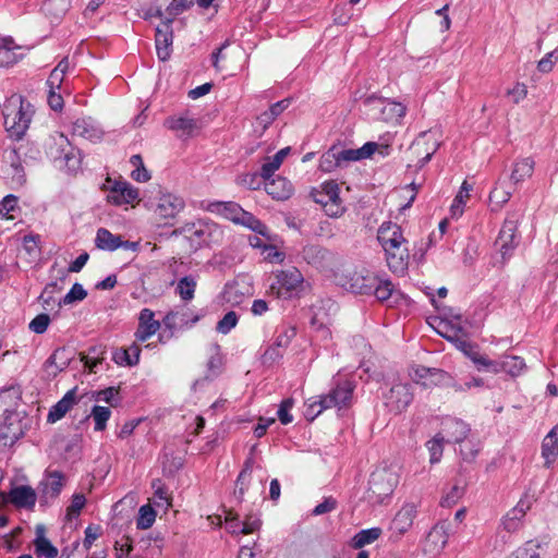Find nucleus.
<instances>
[{
	"label": "nucleus",
	"instance_id": "de8ad7c7",
	"mask_svg": "<svg viewBox=\"0 0 558 558\" xmlns=\"http://www.w3.org/2000/svg\"><path fill=\"white\" fill-rule=\"evenodd\" d=\"M499 363V372L504 371L511 376H517L524 368V360L515 355H506Z\"/></svg>",
	"mask_w": 558,
	"mask_h": 558
},
{
	"label": "nucleus",
	"instance_id": "6e6d98bb",
	"mask_svg": "<svg viewBox=\"0 0 558 558\" xmlns=\"http://www.w3.org/2000/svg\"><path fill=\"white\" fill-rule=\"evenodd\" d=\"M333 145L322 155L319 160V169L324 172H331L337 168H341L339 159L336 156Z\"/></svg>",
	"mask_w": 558,
	"mask_h": 558
},
{
	"label": "nucleus",
	"instance_id": "69168bd1",
	"mask_svg": "<svg viewBox=\"0 0 558 558\" xmlns=\"http://www.w3.org/2000/svg\"><path fill=\"white\" fill-rule=\"evenodd\" d=\"M86 504V498L83 494H75L72 497L71 505L68 507L66 517L69 520L77 518Z\"/></svg>",
	"mask_w": 558,
	"mask_h": 558
},
{
	"label": "nucleus",
	"instance_id": "b1692460",
	"mask_svg": "<svg viewBox=\"0 0 558 558\" xmlns=\"http://www.w3.org/2000/svg\"><path fill=\"white\" fill-rule=\"evenodd\" d=\"M76 402V392L75 389L69 390L61 400H59L54 405L51 407L47 421L49 423H56L61 420L75 404Z\"/></svg>",
	"mask_w": 558,
	"mask_h": 558
},
{
	"label": "nucleus",
	"instance_id": "a18cd8bd",
	"mask_svg": "<svg viewBox=\"0 0 558 558\" xmlns=\"http://www.w3.org/2000/svg\"><path fill=\"white\" fill-rule=\"evenodd\" d=\"M472 190V185L468 183V181H463L461 187H460V191L459 193L456 195L452 204H451V207H450V211H451V215L452 217H460L462 214H463V210H464V205H465V202L466 199L469 198L470 196V191Z\"/></svg>",
	"mask_w": 558,
	"mask_h": 558
},
{
	"label": "nucleus",
	"instance_id": "79ce46f5",
	"mask_svg": "<svg viewBox=\"0 0 558 558\" xmlns=\"http://www.w3.org/2000/svg\"><path fill=\"white\" fill-rule=\"evenodd\" d=\"M381 532L383 531L380 527H371L362 530L353 536L351 545L353 548L360 549L365 545L372 544L373 542L377 541L380 537Z\"/></svg>",
	"mask_w": 558,
	"mask_h": 558
},
{
	"label": "nucleus",
	"instance_id": "49530a36",
	"mask_svg": "<svg viewBox=\"0 0 558 558\" xmlns=\"http://www.w3.org/2000/svg\"><path fill=\"white\" fill-rule=\"evenodd\" d=\"M450 332L451 333L444 335V337L453 342L457 349L464 354H470L469 351H472L473 344L464 338L465 335L462 327H451Z\"/></svg>",
	"mask_w": 558,
	"mask_h": 558
},
{
	"label": "nucleus",
	"instance_id": "603ef678",
	"mask_svg": "<svg viewBox=\"0 0 558 558\" xmlns=\"http://www.w3.org/2000/svg\"><path fill=\"white\" fill-rule=\"evenodd\" d=\"M444 441L446 440L441 433H438L433 439L427 441L426 447L429 451V461L432 464L440 461L444 451Z\"/></svg>",
	"mask_w": 558,
	"mask_h": 558
},
{
	"label": "nucleus",
	"instance_id": "0eeeda50",
	"mask_svg": "<svg viewBox=\"0 0 558 558\" xmlns=\"http://www.w3.org/2000/svg\"><path fill=\"white\" fill-rule=\"evenodd\" d=\"M413 390L409 383H395L383 391V400L387 410L393 414L402 413L413 401Z\"/></svg>",
	"mask_w": 558,
	"mask_h": 558
},
{
	"label": "nucleus",
	"instance_id": "5fc2aeb1",
	"mask_svg": "<svg viewBox=\"0 0 558 558\" xmlns=\"http://www.w3.org/2000/svg\"><path fill=\"white\" fill-rule=\"evenodd\" d=\"M87 296V291L81 283H74L70 291L59 301L58 305H69L74 302L83 301Z\"/></svg>",
	"mask_w": 558,
	"mask_h": 558
},
{
	"label": "nucleus",
	"instance_id": "58836bf2",
	"mask_svg": "<svg viewBox=\"0 0 558 558\" xmlns=\"http://www.w3.org/2000/svg\"><path fill=\"white\" fill-rule=\"evenodd\" d=\"M165 125L169 130L191 134L196 128V121L189 117H170L165 121Z\"/></svg>",
	"mask_w": 558,
	"mask_h": 558
},
{
	"label": "nucleus",
	"instance_id": "20e7f679",
	"mask_svg": "<svg viewBox=\"0 0 558 558\" xmlns=\"http://www.w3.org/2000/svg\"><path fill=\"white\" fill-rule=\"evenodd\" d=\"M355 383L347 377H335L328 393L323 395L325 402L338 411L349 409L353 403Z\"/></svg>",
	"mask_w": 558,
	"mask_h": 558
},
{
	"label": "nucleus",
	"instance_id": "37998d69",
	"mask_svg": "<svg viewBox=\"0 0 558 558\" xmlns=\"http://www.w3.org/2000/svg\"><path fill=\"white\" fill-rule=\"evenodd\" d=\"M73 134L88 138L97 140L100 138V131L93 125V123L86 119H77L72 126Z\"/></svg>",
	"mask_w": 558,
	"mask_h": 558
},
{
	"label": "nucleus",
	"instance_id": "c756f323",
	"mask_svg": "<svg viewBox=\"0 0 558 558\" xmlns=\"http://www.w3.org/2000/svg\"><path fill=\"white\" fill-rule=\"evenodd\" d=\"M372 295H374L379 302L383 303L390 302V300H393V302H396L398 296L400 295V292L395 289V286L388 278L378 276Z\"/></svg>",
	"mask_w": 558,
	"mask_h": 558
},
{
	"label": "nucleus",
	"instance_id": "f03ea898",
	"mask_svg": "<svg viewBox=\"0 0 558 558\" xmlns=\"http://www.w3.org/2000/svg\"><path fill=\"white\" fill-rule=\"evenodd\" d=\"M304 277L296 267L277 270L274 272V280L269 286V292L277 299L289 300L302 290Z\"/></svg>",
	"mask_w": 558,
	"mask_h": 558
},
{
	"label": "nucleus",
	"instance_id": "13d9d810",
	"mask_svg": "<svg viewBox=\"0 0 558 558\" xmlns=\"http://www.w3.org/2000/svg\"><path fill=\"white\" fill-rule=\"evenodd\" d=\"M430 375H441V373H439L437 371V368H434V367H426V366H423V365H416L414 367H412V371L410 373V376L412 377V379L416 383V384H421L422 385V381H429V376Z\"/></svg>",
	"mask_w": 558,
	"mask_h": 558
},
{
	"label": "nucleus",
	"instance_id": "4c0bfd02",
	"mask_svg": "<svg viewBox=\"0 0 558 558\" xmlns=\"http://www.w3.org/2000/svg\"><path fill=\"white\" fill-rule=\"evenodd\" d=\"M197 281L193 276L182 277L175 287V292L183 302H190L194 299Z\"/></svg>",
	"mask_w": 558,
	"mask_h": 558
},
{
	"label": "nucleus",
	"instance_id": "dca6fc26",
	"mask_svg": "<svg viewBox=\"0 0 558 558\" xmlns=\"http://www.w3.org/2000/svg\"><path fill=\"white\" fill-rule=\"evenodd\" d=\"M301 254L308 265L318 269L329 268L335 258V254L331 251L318 244L304 246Z\"/></svg>",
	"mask_w": 558,
	"mask_h": 558
},
{
	"label": "nucleus",
	"instance_id": "72a5a7b5",
	"mask_svg": "<svg viewBox=\"0 0 558 558\" xmlns=\"http://www.w3.org/2000/svg\"><path fill=\"white\" fill-rule=\"evenodd\" d=\"M106 347L102 344L92 345L87 353L81 354V361L90 373H96V367L105 360Z\"/></svg>",
	"mask_w": 558,
	"mask_h": 558
},
{
	"label": "nucleus",
	"instance_id": "774afa93",
	"mask_svg": "<svg viewBox=\"0 0 558 558\" xmlns=\"http://www.w3.org/2000/svg\"><path fill=\"white\" fill-rule=\"evenodd\" d=\"M49 324H50L49 315L43 313V314L37 315L35 318H33L31 320L28 328L33 332H35L37 335H41L47 330Z\"/></svg>",
	"mask_w": 558,
	"mask_h": 558
},
{
	"label": "nucleus",
	"instance_id": "8fccbe9b",
	"mask_svg": "<svg viewBox=\"0 0 558 558\" xmlns=\"http://www.w3.org/2000/svg\"><path fill=\"white\" fill-rule=\"evenodd\" d=\"M90 416L95 422L94 429L96 432H101L107 426V422L111 416V411L107 407L94 405L90 412Z\"/></svg>",
	"mask_w": 558,
	"mask_h": 558
},
{
	"label": "nucleus",
	"instance_id": "338daca9",
	"mask_svg": "<svg viewBox=\"0 0 558 558\" xmlns=\"http://www.w3.org/2000/svg\"><path fill=\"white\" fill-rule=\"evenodd\" d=\"M263 177L259 173H245L239 178V184L248 190H258L263 182Z\"/></svg>",
	"mask_w": 558,
	"mask_h": 558
},
{
	"label": "nucleus",
	"instance_id": "c85d7f7f",
	"mask_svg": "<svg viewBox=\"0 0 558 558\" xmlns=\"http://www.w3.org/2000/svg\"><path fill=\"white\" fill-rule=\"evenodd\" d=\"M535 161L531 157L520 158L514 161L510 174V181L517 185L531 178L534 172Z\"/></svg>",
	"mask_w": 558,
	"mask_h": 558
},
{
	"label": "nucleus",
	"instance_id": "c03bdc74",
	"mask_svg": "<svg viewBox=\"0 0 558 558\" xmlns=\"http://www.w3.org/2000/svg\"><path fill=\"white\" fill-rule=\"evenodd\" d=\"M235 223L242 225L262 235H267L268 232V228L265 223L244 209L241 211Z\"/></svg>",
	"mask_w": 558,
	"mask_h": 558
},
{
	"label": "nucleus",
	"instance_id": "a878e982",
	"mask_svg": "<svg viewBox=\"0 0 558 558\" xmlns=\"http://www.w3.org/2000/svg\"><path fill=\"white\" fill-rule=\"evenodd\" d=\"M64 485V475L60 471L47 472L45 478L40 482L45 497L57 498Z\"/></svg>",
	"mask_w": 558,
	"mask_h": 558
},
{
	"label": "nucleus",
	"instance_id": "412c9836",
	"mask_svg": "<svg viewBox=\"0 0 558 558\" xmlns=\"http://www.w3.org/2000/svg\"><path fill=\"white\" fill-rule=\"evenodd\" d=\"M185 206L183 198L171 193H162L156 206V214L163 218H174Z\"/></svg>",
	"mask_w": 558,
	"mask_h": 558
},
{
	"label": "nucleus",
	"instance_id": "bf43d9fd",
	"mask_svg": "<svg viewBox=\"0 0 558 558\" xmlns=\"http://www.w3.org/2000/svg\"><path fill=\"white\" fill-rule=\"evenodd\" d=\"M294 405V400L292 398H287L281 401L279 404L277 416L281 424L288 425L292 423L293 415L290 413L291 409Z\"/></svg>",
	"mask_w": 558,
	"mask_h": 558
},
{
	"label": "nucleus",
	"instance_id": "09e8293b",
	"mask_svg": "<svg viewBox=\"0 0 558 558\" xmlns=\"http://www.w3.org/2000/svg\"><path fill=\"white\" fill-rule=\"evenodd\" d=\"M542 456L545 459V465L549 466L558 457V440L550 437L549 434L545 436L542 442Z\"/></svg>",
	"mask_w": 558,
	"mask_h": 558
},
{
	"label": "nucleus",
	"instance_id": "393cba45",
	"mask_svg": "<svg viewBox=\"0 0 558 558\" xmlns=\"http://www.w3.org/2000/svg\"><path fill=\"white\" fill-rule=\"evenodd\" d=\"M407 112V107L398 101L385 99L384 106L380 107V113L375 114V120L384 122H399Z\"/></svg>",
	"mask_w": 558,
	"mask_h": 558
},
{
	"label": "nucleus",
	"instance_id": "423d86ee",
	"mask_svg": "<svg viewBox=\"0 0 558 558\" xmlns=\"http://www.w3.org/2000/svg\"><path fill=\"white\" fill-rule=\"evenodd\" d=\"M521 216L522 215L520 213L509 214L495 241V246L499 251L504 260L513 254V251L519 244L517 228Z\"/></svg>",
	"mask_w": 558,
	"mask_h": 558
},
{
	"label": "nucleus",
	"instance_id": "c9c22d12",
	"mask_svg": "<svg viewBox=\"0 0 558 558\" xmlns=\"http://www.w3.org/2000/svg\"><path fill=\"white\" fill-rule=\"evenodd\" d=\"M252 466H253V459L248 458L245 461L244 466L236 478L234 497L239 501L243 500V496L247 489V486H248V483L251 480V474H252Z\"/></svg>",
	"mask_w": 558,
	"mask_h": 558
},
{
	"label": "nucleus",
	"instance_id": "473e14b6",
	"mask_svg": "<svg viewBox=\"0 0 558 558\" xmlns=\"http://www.w3.org/2000/svg\"><path fill=\"white\" fill-rule=\"evenodd\" d=\"M377 239L381 246L387 245L391 242L403 240V233L401 228L391 221L384 222L377 233Z\"/></svg>",
	"mask_w": 558,
	"mask_h": 558
},
{
	"label": "nucleus",
	"instance_id": "e2e57ef3",
	"mask_svg": "<svg viewBox=\"0 0 558 558\" xmlns=\"http://www.w3.org/2000/svg\"><path fill=\"white\" fill-rule=\"evenodd\" d=\"M44 11L54 16L64 14L69 9L68 0H46L44 3Z\"/></svg>",
	"mask_w": 558,
	"mask_h": 558
},
{
	"label": "nucleus",
	"instance_id": "7ed1b4c3",
	"mask_svg": "<svg viewBox=\"0 0 558 558\" xmlns=\"http://www.w3.org/2000/svg\"><path fill=\"white\" fill-rule=\"evenodd\" d=\"M27 428L28 418L22 412L5 410L0 424V449L13 446L25 435Z\"/></svg>",
	"mask_w": 558,
	"mask_h": 558
},
{
	"label": "nucleus",
	"instance_id": "6ab92c4d",
	"mask_svg": "<svg viewBox=\"0 0 558 558\" xmlns=\"http://www.w3.org/2000/svg\"><path fill=\"white\" fill-rule=\"evenodd\" d=\"M107 199L113 205L132 204L138 199V190L126 181H116Z\"/></svg>",
	"mask_w": 558,
	"mask_h": 558
},
{
	"label": "nucleus",
	"instance_id": "4d7b16f0",
	"mask_svg": "<svg viewBox=\"0 0 558 558\" xmlns=\"http://www.w3.org/2000/svg\"><path fill=\"white\" fill-rule=\"evenodd\" d=\"M194 5V0H172L166 8V19H174Z\"/></svg>",
	"mask_w": 558,
	"mask_h": 558
},
{
	"label": "nucleus",
	"instance_id": "a19ab883",
	"mask_svg": "<svg viewBox=\"0 0 558 558\" xmlns=\"http://www.w3.org/2000/svg\"><path fill=\"white\" fill-rule=\"evenodd\" d=\"M327 409L329 407L325 402L323 395L312 397L305 402L304 416L307 421L312 422Z\"/></svg>",
	"mask_w": 558,
	"mask_h": 558
},
{
	"label": "nucleus",
	"instance_id": "9d476101",
	"mask_svg": "<svg viewBox=\"0 0 558 558\" xmlns=\"http://www.w3.org/2000/svg\"><path fill=\"white\" fill-rule=\"evenodd\" d=\"M417 514L416 505L413 502L404 504L395 514L389 524V539L398 542L413 525V521Z\"/></svg>",
	"mask_w": 558,
	"mask_h": 558
},
{
	"label": "nucleus",
	"instance_id": "3c124183",
	"mask_svg": "<svg viewBox=\"0 0 558 558\" xmlns=\"http://www.w3.org/2000/svg\"><path fill=\"white\" fill-rule=\"evenodd\" d=\"M541 545L536 541H529L523 546L519 547L515 551L509 555L507 558H541L539 550Z\"/></svg>",
	"mask_w": 558,
	"mask_h": 558
},
{
	"label": "nucleus",
	"instance_id": "9b49d317",
	"mask_svg": "<svg viewBox=\"0 0 558 558\" xmlns=\"http://www.w3.org/2000/svg\"><path fill=\"white\" fill-rule=\"evenodd\" d=\"M295 335L296 330L294 327L286 326L278 330L272 344L262 355V363L264 365H271L279 361Z\"/></svg>",
	"mask_w": 558,
	"mask_h": 558
},
{
	"label": "nucleus",
	"instance_id": "f8f14e48",
	"mask_svg": "<svg viewBox=\"0 0 558 558\" xmlns=\"http://www.w3.org/2000/svg\"><path fill=\"white\" fill-rule=\"evenodd\" d=\"M407 243L403 239L383 246L387 265L395 274H403L408 269L410 253Z\"/></svg>",
	"mask_w": 558,
	"mask_h": 558
},
{
	"label": "nucleus",
	"instance_id": "ddd939ff",
	"mask_svg": "<svg viewBox=\"0 0 558 558\" xmlns=\"http://www.w3.org/2000/svg\"><path fill=\"white\" fill-rule=\"evenodd\" d=\"M440 143L432 131L420 133L411 145V151L418 157L417 166L424 167L438 150Z\"/></svg>",
	"mask_w": 558,
	"mask_h": 558
},
{
	"label": "nucleus",
	"instance_id": "680f3d73",
	"mask_svg": "<svg viewBox=\"0 0 558 558\" xmlns=\"http://www.w3.org/2000/svg\"><path fill=\"white\" fill-rule=\"evenodd\" d=\"M238 320L239 318L236 313L230 311L217 323L216 330L220 333L227 335L236 326Z\"/></svg>",
	"mask_w": 558,
	"mask_h": 558
},
{
	"label": "nucleus",
	"instance_id": "bb28decb",
	"mask_svg": "<svg viewBox=\"0 0 558 558\" xmlns=\"http://www.w3.org/2000/svg\"><path fill=\"white\" fill-rule=\"evenodd\" d=\"M20 48L11 36L0 37V66H11L17 63L22 54H17L15 50Z\"/></svg>",
	"mask_w": 558,
	"mask_h": 558
},
{
	"label": "nucleus",
	"instance_id": "a211bd4d",
	"mask_svg": "<svg viewBox=\"0 0 558 558\" xmlns=\"http://www.w3.org/2000/svg\"><path fill=\"white\" fill-rule=\"evenodd\" d=\"M470 430V426L466 423L456 417H448L441 424V434L447 442H463Z\"/></svg>",
	"mask_w": 558,
	"mask_h": 558
},
{
	"label": "nucleus",
	"instance_id": "052dcab7",
	"mask_svg": "<svg viewBox=\"0 0 558 558\" xmlns=\"http://www.w3.org/2000/svg\"><path fill=\"white\" fill-rule=\"evenodd\" d=\"M61 290L62 287L58 283V281H52L46 284L44 291L39 295V301H41L45 308H48L54 304L53 293Z\"/></svg>",
	"mask_w": 558,
	"mask_h": 558
},
{
	"label": "nucleus",
	"instance_id": "39448f33",
	"mask_svg": "<svg viewBox=\"0 0 558 558\" xmlns=\"http://www.w3.org/2000/svg\"><path fill=\"white\" fill-rule=\"evenodd\" d=\"M180 233H184L197 246L209 245L217 242L221 236V229L215 222L208 220H197L185 223Z\"/></svg>",
	"mask_w": 558,
	"mask_h": 558
},
{
	"label": "nucleus",
	"instance_id": "5701e85b",
	"mask_svg": "<svg viewBox=\"0 0 558 558\" xmlns=\"http://www.w3.org/2000/svg\"><path fill=\"white\" fill-rule=\"evenodd\" d=\"M264 189L268 195L278 201L288 199L293 193L291 182L282 177L264 180Z\"/></svg>",
	"mask_w": 558,
	"mask_h": 558
},
{
	"label": "nucleus",
	"instance_id": "6e6552de",
	"mask_svg": "<svg viewBox=\"0 0 558 558\" xmlns=\"http://www.w3.org/2000/svg\"><path fill=\"white\" fill-rule=\"evenodd\" d=\"M399 483V475L389 468L376 469L369 478V492L377 499L383 501L390 496Z\"/></svg>",
	"mask_w": 558,
	"mask_h": 558
},
{
	"label": "nucleus",
	"instance_id": "e433bc0d",
	"mask_svg": "<svg viewBox=\"0 0 558 558\" xmlns=\"http://www.w3.org/2000/svg\"><path fill=\"white\" fill-rule=\"evenodd\" d=\"M89 399L96 402L104 401L111 407H118L122 400L120 396V388L113 386L101 390L92 391Z\"/></svg>",
	"mask_w": 558,
	"mask_h": 558
},
{
	"label": "nucleus",
	"instance_id": "cd10ccee",
	"mask_svg": "<svg viewBox=\"0 0 558 558\" xmlns=\"http://www.w3.org/2000/svg\"><path fill=\"white\" fill-rule=\"evenodd\" d=\"M339 185L335 181H327L319 189H313L311 196L315 203L324 207L329 202L339 201Z\"/></svg>",
	"mask_w": 558,
	"mask_h": 558
},
{
	"label": "nucleus",
	"instance_id": "aec40b11",
	"mask_svg": "<svg viewBox=\"0 0 558 558\" xmlns=\"http://www.w3.org/2000/svg\"><path fill=\"white\" fill-rule=\"evenodd\" d=\"M336 156L339 159L340 167L345 166L350 161H357L371 157L377 148V144L368 142L361 148H343L340 145H333Z\"/></svg>",
	"mask_w": 558,
	"mask_h": 558
},
{
	"label": "nucleus",
	"instance_id": "7c9ffc66",
	"mask_svg": "<svg viewBox=\"0 0 558 558\" xmlns=\"http://www.w3.org/2000/svg\"><path fill=\"white\" fill-rule=\"evenodd\" d=\"M208 210L235 223L243 208L235 202H214L209 204Z\"/></svg>",
	"mask_w": 558,
	"mask_h": 558
},
{
	"label": "nucleus",
	"instance_id": "f3484780",
	"mask_svg": "<svg viewBox=\"0 0 558 558\" xmlns=\"http://www.w3.org/2000/svg\"><path fill=\"white\" fill-rule=\"evenodd\" d=\"M172 41V19H165L161 25L156 28L155 35L156 51L161 61H166L170 58Z\"/></svg>",
	"mask_w": 558,
	"mask_h": 558
},
{
	"label": "nucleus",
	"instance_id": "ea45409f",
	"mask_svg": "<svg viewBox=\"0 0 558 558\" xmlns=\"http://www.w3.org/2000/svg\"><path fill=\"white\" fill-rule=\"evenodd\" d=\"M379 275L367 274L365 276L360 275L353 279L352 288L356 293L372 295L373 289L377 282Z\"/></svg>",
	"mask_w": 558,
	"mask_h": 558
},
{
	"label": "nucleus",
	"instance_id": "f257e3e1",
	"mask_svg": "<svg viewBox=\"0 0 558 558\" xmlns=\"http://www.w3.org/2000/svg\"><path fill=\"white\" fill-rule=\"evenodd\" d=\"M34 107L22 95H11L3 105L5 130L11 137L21 140L29 128Z\"/></svg>",
	"mask_w": 558,
	"mask_h": 558
},
{
	"label": "nucleus",
	"instance_id": "1a4fd4ad",
	"mask_svg": "<svg viewBox=\"0 0 558 558\" xmlns=\"http://www.w3.org/2000/svg\"><path fill=\"white\" fill-rule=\"evenodd\" d=\"M0 169L12 189L21 187L26 182V174L17 149L4 150Z\"/></svg>",
	"mask_w": 558,
	"mask_h": 558
},
{
	"label": "nucleus",
	"instance_id": "4be33fe9",
	"mask_svg": "<svg viewBox=\"0 0 558 558\" xmlns=\"http://www.w3.org/2000/svg\"><path fill=\"white\" fill-rule=\"evenodd\" d=\"M160 328V323L155 319V314L149 308H143L138 316V327L135 331V338L140 342H145Z\"/></svg>",
	"mask_w": 558,
	"mask_h": 558
},
{
	"label": "nucleus",
	"instance_id": "864d4df0",
	"mask_svg": "<svg viewBox=\"0 0 558 558\" xmlns=\"http://www.w3.org/2000/svg\"><path fill=\"white\" fill-rule=\"evenodd\" d=\"M156 520V511L149 505H144L138 510L136 526L141 530L149 529Z\"/></svg>",
	"mask_w": 558,
	"mask_h": 558
},
{
	"label": "nucleus",
	"instance_id": "2eb2a0df",
	"mask_svg": "<svg viewBox=\"0 0 558 558\" xmlns=\"http://www.w3.org/2000/svg\"><path fill=\"white\" fill-rule=\"evenodd\" d=\"M0 499L2 504L11 502L16 508H34L37 496L36 492L26 485L13 487L9 494L0 492Z\"/></svg>",
	"mask_w": 558,
	"mask_h": 558
},
{
	"label": "nucleus",
	"instance_id": "2f4dec72",
	"mask_svg": "<svg viewBox=\"0 0 558 558\" xmlns=\"http://www.w3.org/2000/svg\"><path fill=\"white\" fill-rule=\"evenodd\" d=\"M45 527L43 525H38L36 527V538H35V551L39 557L46 558H56L58 556V549L54 547L48 538L45 537Z\"/></svg>",
	"mask_w": 558,
	"mask_h": 558
},
{
	"label": "nucleus",
	"instance_id": "f704fd0d",
	"mask_svg": "<svg viewBox=\"0 0 558 558\" xmlns=\"http://www.w3.org/2000/svg\"><path fill=\"white\" fill-rule=\"evenodd\" d=\"M289 147L282 148L263 163L260 168V175L264 180H268L274 175L276 170L281 166L286 156L289 154Z\"/></svg>",
	"mask_w": 558,
	"mask_h": 558
},
{
	"label": "nucleus",
	"instance_id": "4468645a",
	"mask_svg": "<svg viewBox=\"0 0 558 558\" xmlns=\"http://www.w3.org/2000/svg\"><path fill=\"white\" fill-rule=\"evenodd\" d=\"M95 245L97 248L107 252H113L118 248L136 252L140 248V242L123 240L121 235L113 234L106 228L97 230Z\"/></svg>",
	"mask_w": 558,
	"mask_h": 558
},
{
	"label": "nucleus",
	"instance_id": "0e129e2a",
	"mask_svg": "<svg viewBox=\"0 0 558 558\" xmlns=\"http://www.w3.org/2000/svg\"><path fill=\"white\" fill-rule=\"evenodd\" d=\"M522 519L523 517H520L519 510L511 509L504 517L502 526L508 532H514L520 527Z\"/></svg>",
	"mask_w": 558,
	"mask_h": 558
}]
</instances>
